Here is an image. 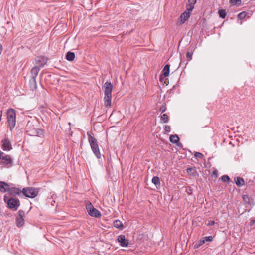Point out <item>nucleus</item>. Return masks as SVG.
Returning a JSON list of instances; mask_svg holds the SVG:
<instances>
[{"label": "nucleus", "mask_w": 255, "mask_h": 255, "mask_svg": "<svg viewBox=\"0 0 255 255\" xmlns=\"http://www.w3.org/2000/svg\"><path fill=\"white\" fill-rule=\"evenodd\" d=\"M75 58V54L73 52H68L66 55V59L67 60L71 61Z\"/></svg>", "instance_id": "a211bd4d"}, {"label": "nucleus", "mask_w": 255, "mask_h": 255, "mask_svg": "<svg viewBox=\"0 0 255 255\" xmlns=\"http://www.w3.org/2000/svg\"><path fill=\"white\" fill-rule=\"evenodd\" d=\"M229 2L232 5L239 6L241 5V0H230Z\"/></svg>", "instance_id": "aec40b11"}, {"label": "nucleus", "mask_w": 255, "mask_h": 255, "mask_svg": "<svg viewBox=\"0 0 255 255\" xmlns=\"http://www.w3.org/2000/svg\"><path fill=\"white\" fill-rule=\"evenodd\" d=\"M222 179L224 182H227L229 181V177L227 175H224L222 177Z\"/></svg>", "instance_id": "c85d7f7f"}, {"label": "nucleus", "mask_w": 255, "mask_h": 255, "mask_svg": "<svg viewBox=\"0 0 255 255\" xmlns=\"http://www.w3.org/2000/svg\"><path fill=\"white\" fill-rule=\"evenodd\" d=\"M164 111H165V110H164V109L163 110V109H162V112H164Z\"/></svg>", "instance_id": "58836bf2"}, {"label": "nucleus", "mask_w": 255, "mask_h": 255, "mask_svg": "<svg viewBox=\"0 0 255 255\" xmlns=\"http://www.w3.org/2000/svg\"><path fill=\"white\" fill-rule=\"evenodd\" d=\"M86 209L89 215L91 217L100 218L101 216L100 212L95 208L91 203H88L86 204Z\"/></svg>", "instance_id": "20e7f679"}, {"label": "nucleus", "mask_w": 255, "mask_h": 255, "mask_svg": "<svg viewBox=\"0 0 255 255\" xmlns=\"http://www.w3.org/2000/svg\"><path fill=\"white\" fill-rule=\"evenodd\" d=\"M179 140V138L177 135H172L170 137V141L173 143H176Z\"/></svg>", "instance_id": "6ab92c4d"}, {"label": "nucleus", "mask_w": 255, "mask_h": 255, "mask_svg": "<svg viewBox=\"0 0 255 255\" xmlns=\"http://www.w3.org/2000/svg\"><path fill=\"white\" fill-rule=\"evenodd\" d=\"M190 11H188L186 10L185 12L181 14L179 19V22L181 24L184 23L190 16Z\"/></svg>", "instance_id": "9d476101"}, {"label": "nucleus", "mask_w": 255, "mask_h": 255, "mask_svg": "<svg viewBox=\"0 0 255 255\" xmlns=\"http://www.w3.org/2000/svg\"><path fill=\"white\" fill-rule=\"evenodd\" d=\"M203 240L205 242H210L213 239V237L212 236H207L203 238Z\"/></svg>", "instance_id": "bb28decb"}, {"label": "nucleus", "mask_w": 255, "mask_h": 255, "mask_svg": "<svg viewBox=\"0 0 255 255\" xmlns=\"http://www.w3.org/2000/svg\"><path fill=\"white\" fill-rule=\"evenodd\" d=\"M192 53L188 52L186 54V57L188 61H190L192 59Z\"/></svg>", "instance_id": "cd10ccee"}, {"label": "nucleus", "mask_w": 255, "mask_h": 255, "mask_svg": "<svg viewBox=\"0 0 255 255\" xmlns=\"http://www.w3.org/2000/svg\"><path fill=\"white\" fill-rule=\"evenodd\" d=\"M163 78H162V76H161L160 77V80L162 81L163 80Z\"/></svg>", "instance_id": "e433bc0d"}, {"label": "nucleus", "mask_w": 255, "mask_h": 255, "mask_svg": "<svg viewBox=\"0 0 255 255\" xmlns=\"http://www.w3.org/2000/svg\"><path fill=\"white\" fill-rule=\"evenodd\" d=\"M168 117L166 114H164L161 117V120L163 123H167L168 122Z\"/></svg>", "instance_id": "b1692460"}, {"label": "nucleus", "mask_w": 255, "mask_h": 255, "mask_svg": "<svg viewBox=\"0 0 255 255\" xmlns=\"http://www.w3.org/2000/svg\"><path fill=\"white\" fill-rule=\"evenodd\" d=\"M2 148L4 151H9L11 149H12V146L10 144V141L5 139L2 141Z\"/></svg>", "instance_id": "f8f14e48"}, {"label": "nucleus", "mask_w": 255, "mask_h": 255, "mask_svg": "<svg viewBox=\"0 0 255 255\" xmlns=\"http://www.w3.org/2000/svg\"><path fill=\"white\" fill-rule=\"evenodd\" d=\"M88 139L94 154L98 158H100L101 153L99 151V148L97 140L91 135H88Z\"/></svg>", "instance_id": "7ed1b4c3"}, {"label": "nucleus", "mask_w": 255, "mask_h": 255, "mask_svg": "<svg viewBox=\"0 0 255 255\" xmlns=\"http://www.w3.org/2000/svg\"><path fill=\"white\" fill-rule=\"evenodd\" d=\"M164 129L166 131L169 132L170 130V127L168 126H165L164 127Z\"/></svg>", "instance_id": "2f4dec72"}, {"label": "nucleus", "mask_w": 255, "mask_h": 255, "mask_svg": "<svg viewBox=\"0 0 255 255\" xmlns=\"http://www.w3.org/2000/svg\"><path fill=\"white\" fill-rule=\"evenodd\" d=\"M152 182L155 185H160L159 178L157 176H154L152 179Z\"/></svg>", "instance_id": "5701e85b"}, {"label": "nucleus", "mask_w": 255, "mask_h": 255, "mask_svg": "<svg viewBox=\"0 0 255 255\" xmlns=\"http://www.w3.org/2000/svg\"><path fill=\"white\" fill-rule=\"evenodd\" d=\"M205 243V241L203 240V239L202 238L199 242L198 244H196L195 246H196V247H198L201 245H202L203 244H204Z\"/></svg>", "instance_id": "c756f323"}, {"label": "nucleus", "mask_w": 255, "mask_h": 255, "mask_svg": "<svg viewBox=\"0 0 255 255\" xmlns=\"http://www.w3.org/2000/svg\"><path fill=\"white\" fill-rule=\"evenodd\" d=\"M243 198L246 201V199H248V197L246 195H244L243 197Z\"/></svg>", "instance_id": "72a5a7b5"}, {"label": "nucleus", "mask_w": 255, "mask_h": 255, "mask_svg": "<svg viewBox=\"0 0 255 255\" xmlns=\"http://www.w3.org/2000/svg\"><path fill=\"white\" fill-rule=\"evenodd\" d=\"M118 241L120 245L123 247H127L128 246V240L126 238L125 235H121L118 237Z\"/></svg>", "instance_id": "1a4fd4ad"}, {"label": "nucleus", "mask_w": 255, "mask_h": 255, "mask_svg": "<svg viewBox=\"0 0 255 255\" xmlns=\"http://www.w3.org/2000/svg\"><path fill=\"white\" fill-rule=\"evenodd\" d=\"M114 226L118 229H119L120 230H122L123 227V225L122 222L119 220H115L114 223Z\"/></svg>", "instance_id": "dca6fc26"}, {"label": "nucleus", "mask_w": 255, "mask_h": 255, "mask_svg": "<svg viewBox=\"0 0 255 255\" xmlns=\"http://www.w3.org/2000/svg\"><path fill=\"white\" fill-rule=\"evenodd\" d=\"M7 119L10 130H12L16 124V113L14 109L10 108L7 110Z\"/></svg>", "instance_id": "f03ea898"}, {"label": "nucleus", "mask_w": 255, "mask_h": 255, "mask_svg": "<svg viewBox=\"0 0 255 255\" xmlns=\"http://www.w3.org/2000/svg\"><path fill=\"white\" fill-rule=\"evenodd\" d=\"M2 49H3V48H2V44L1 43H0V55L2 53Z\"/></svg>", "instance_id": "473e14b6"}, {"label": "nucleus", "mask_w": 255, "mask_h": 255, "mask_svg": "<svg viewBox=\"0 0 255 255\" xmlns=\"http://www.w3.org/2000/svg\"><path fill=\"white\" fill-rule=\"evenodd\" d=\"M235 182H236V185L239 186H242L244 184V180L242 178H240V177H238L236 178Z\"/></svg>", "instance_id": "4be33fe9"}, {"label": "nucleus", "mask_w": 255, "mask_h": 255, "mask_svg": "<svg viewBox=\"0 0 255 255\" xmlns=\"http://www.w3.org/2000/svg\"><path fill=\"white\" fill-rule=\"evenodd\" d=\"M195 156L196 157H198V158H202L203 155L202 153H199V152H196L195 153Z\"/></svg>", "instance_id": "7c9ffc66"}, {"label": "nucleus", "mask_w": 255, "mask_h": 255, "mask_svg": "<svg viewBox=\"0 0 255 255\" xmlns=\"http://www.w3.org/2000/svg\"><path fill=\"white\" fill-rule=\"evenodd\" d=\"M214 224V221H212L210 222V223L209 224V225H212Z\"/></svg>", "instance_id": "c9c22d12"}, {"label": "nucleus", "mask_w": 255, "mask_h": 255, "mask_svg": "<svg viewBox=\"0 0 255 255\" xmlns=\"http://www.w3.org/2000/svg\"><path fill=\"white\" fill-rule=\"evenodd\" d=\"M253 224H255V220L253 221Z\"/></svg>", "instance_id": "4c0bfd02"}, {"label": "nucleus", "mask_w": 255, "mask_h": 255, "mask_svg": "<svg viewBox=\"0 0 255 255\" xmlns=\"http://www.w3.org/2000/svg\"><path fill=\"white\" fill-rule=\"evenodd\" d=\"M103 88L104 91V105L106 107H110L111 105L113 85L111 83L107 82L104 84Z\"/></svg>", "instance_id": "f257e3e1"}, {"label": "nucleus", "mask_w": 255, "mask_h": 255, "mask_svg": "<svg viewBox=\"0 0 255 255\" xmlns=\"http://www.w3.org/2000/svg\"><path fill=\"white\" fill-rule=\"evenodd\" d=\"M12 160L9 155H5L0 151V164L3 166H10Z\"/></svg>", "instance_id": "39448f33"}, {"label": "nucleus", "mask_w": 255, "mask_h": 255, "mask_svg": "<svg viewBox=\"0 0 255 255\" xmlns=\"http://www.w3.org/2000/svg\"><path fill=\"white\" fill-rule=\"evenodd\" d=\"M25 213L22 210H19L18 213V216L16 218V224L18 227H21L24 225V220L23 219Z\"/></svg>", "instance_id": "6e6552de"}, {"label": "nucleus", "mask_w": 255, "mask_h": 255, "mask_svg": "<svg viewBox=\"0 0 255 255\" xmlns=\"http://www.w3.org/2000/svg\"><path fill=\"white\" fill-rule=\"evenodd\" d=\"M39 71V68L35 67L32 69L31 71V74L32 75V79H31V81L33 83L34 88H36L35 78L37 76V75H38Z\"/></svg>", "instance_id": "9b49d317"}, {"label": "nucleus", "mask_w": 255, "mask_h": 255, "mask_svg": "<svg viewBox=\"0 0 255 255\" xmlns=\"http://www.w3.org/2000/svg\"><path fill=\"white\" fill-rule=\"evenodd\" d=\"M164 111H165V110H164V109L163 110V109H162V112H164Z\"/></svg>", "instance_id": "ea45409f"}, {"label": "nucleus", "mask_w": 255, "mask_h": 255, "mask_svg": "<svg viewBox=\"0 0 255 255\" xmlns=\"http://www.w3.org/2000/svg\"><path fill=\"white\" fill-rule=\"evenodd\" d=\"M33 135L35 136H40L41 135H43L44 133L43 130L40 129H35V131L32 132Z\"/></svg>", "instance_id": "412c9836"}, {"label": "nucleus", "mask_w": 255, "mask_h": 255, "mask_svg": "<svg viewBox=\"0 0 255 255\" xmlns=\"http://www.w3.org/2000/svg\"><path fill=\"white\" fill-rule=\"evenodd\" d=\"M169 68L170 66L166 65L162 71L163 75L164 77H168L169 74Z\"/></svg>", "instance_id": "f3484780"}, {"label": "nucleus", "mask_w": 255, "mask_h": 255, "mask_svg": "<svg viewBox=\"0 0 255 255\" xmlns=\"http://www.w3.org/2000/svg\"><path fill=\"white\" fill-rule=\"evenodd\" d=\"M246 16V13L245 12H241L238 14V18L240 19H243Z\"/></svg>", "instance_id": "a878e982"}, {"label": "nucleus", "mask_w": 255, "mask_h": 255, "mask_svg": "<svg viewBox=\"0 0 255 255\" xmlns=\"http://www.w3.org/2000/svg\"><path fill=\"white\" fill-rule=\"evenodd\" d=\"M7 192L12 195L15 196L19 194L22 192V191L19 190L18 188L14 187L10 188L9 187Z\"/></svg>", "instance_id": "2eb2a0df"}, {"label": "nucleus", "mask_w": 255, "mask_h": 255, "mask_svg": "<svg viewBox=\"0 0 255 255\" xmlns=\"http://www.w3.org/2000/svg\"><path fill=\"white\" fill-rule=\"evenodd\" d=\"M22 192L26 197L32 198L37 195L38 190L33 187H27L23 188Z\"/></svg>", "instance_id": "423d86ee"}, {"label": "nucleus", "mask_w": 255, "mask_h": 255, "mask_svg": "<svg viewBox=\"0 0 255 255\" xmlns=\"http://www.w3.org/2000/svg\"><path fill=\"white\" fill-rule=\"evenodd\" d=\"M196 3V0H188V3L186 5V10L188 11H192Z\"/></svg>", "instance_id": "ddd939ff"}, {"label": "nucleus", "mask_w": 255, "mask_h": 255, "mask_svg": "<svg viewBox=\"0 0 255 255\" xmlns=\"http://www.w3.org/2000/svg\"><path fill=\"white\" fill-rule=\"evenodd\" d=\"M192 170V168H188L187 169V171L188 173H189V172H191V171Z\"/></svg>", "instance_id": "f704fd0d"}, {"label": "nucleus", "mask_w": 255, "mask_h": 255, "mask_svg": "<svg viewBox=\"0 0 255 255\" xmlns=\"http://www.w3.org/2000/svg\"><path fill=\"white\" fill-rule=\"evenodd\" d=\"M219 14L220 16V17L222 18H224L226 16V12L224 10L221 9L219 11Z\"/></svg>", "instance_id": "393cba45"}, {"label": "nucleus", "mask_w": 255, "mask_h": 255, "mask_svg": "<svg viewBox=\"0 0 255 255\" xmlns=\"http://www.w3.org/2000/svg\"><path fill=\"white\" fill-rule=\"evenodd\" d=\"M7 203L9 207L14 210H16L20 205L19 201L14 198L9 199Z\"/></svg>", "instance_id": "0eeeda50"}, {"label": "nucleus", "mask_w": 255, "mask_h": 255, "mask_svg": "<svg viewBox=\"0 0 255 255\" xmlns=\"http://www.w3.org/2000/svg\"><path fill=\"white\" fill-rule=\"evenodd\" d=\"M9 187V185L6 183L0 181V191L1 192H7Z\"/></svg>", "instance_id": "4468645a"}]
</instances>
